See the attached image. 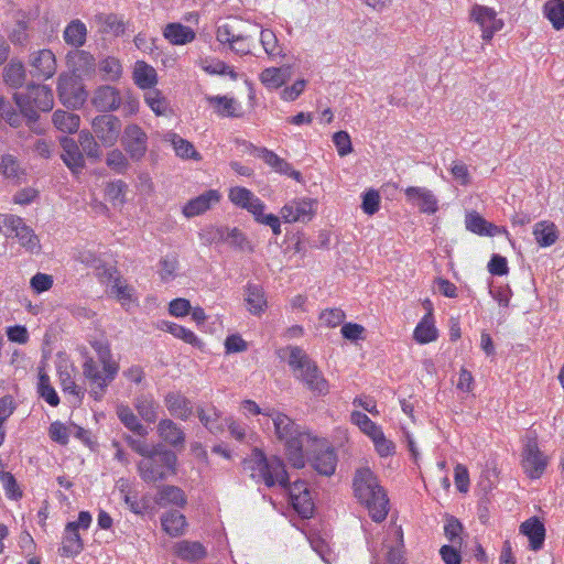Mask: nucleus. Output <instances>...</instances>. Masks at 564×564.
<instances>
[{"label":"nucleus","instance_id":"nucleus-1","mask_svg":"<svg viewBox=\"0 0 564 564\" xmlns=\"http://www.w3.org/2000/svg\"><path fill=\"white\" fill-rule=\"evenodd\" d=\"M243 467L250 471V477L256 482H263L268 488L279 485L288 492L290 501L308 490L307 484L304 480L290 482L282 458L274 455L267 456L259 448L252 449L250 456L243 460Z\"/></svg>","mask_w":564,"mask_h":564},{"label":"nucleus","instance_id":"nucleus-2","mask_svg":"<svg viewBox=\"0 0 564 564\" xmlns=\"http://www.w3.org/2000/svg\"><path fill=\"white\" fill-rule=\"evenodd\" d=\"M268 416L273 422L276 440L284 445L289 463L294 468H303L305 466L304 449L310 451V444L318 445V437L311 435L290 416L278 410H270Z\"/></svg>","mask_w":564,"mask_h":564},{"label":"nucleus","instance_id":"nucleus-3","mask_svg":"<svg viewBox=\"0 0 564 564\" xmlns=\"http://www.w3.org/2000/svg\"><path fill=\"white\" fill-rule=\"evenodd\" d=\"M354 495L364 505L375 522L386 520L389 512V499L377 476L368 467L356 470L352 480Z\"/></svg>","mask_w":564,"mask_h":564},{"label":"nucleus","instance_id":"nucleus-4","mask_svg":"<svg viewBox=\"0 0 564 564\" xmlns=\"http://www.w3.org/2000/svg\"><path fill=\"white\" fill-rule=\"evenodd\" d=\"M177 455L162 443L152 445L151 453L138 463L140 478L147 482L164 481L175 475Z\"/></svg>","mask_w":564,"mask_h":564},{"label":"nucleus","instance_id":"nucleus-5","mask_svg":"<svg viewBox=\"0 0 564 564\" xmlns=\"http://www.w3.org/2000/svg\"><path fill=\"white\" fill-rule=\"evenodd\" d=\"M288 364L294 377L316 395L328 393L329 386L315 361L299 346L290 347Z\"/></svg>","mask_w":564,"mask_h":564},{"label":"nucleus","instance_id":"nucleus-6","mask_svg":"<svg viewBox=\"0 0 564 564\" xmlns=\"http://www.w3.org/2000/svg\"><path fill=\"white\" fill-rule=\"evenodd\" d=\"M21 113L30 121L39 119V111H50L54 105L52 89L46 85L29 84L25 93L13 96Z\"/></svg>","mask_w":564,"mask_h":564},{"label":"nucleus","instance_id":"nucleus-7","mask_svg":"<svg viewBox=\"0 0 564 564\" xmlns=\"http://www.w3.org/2000/svg\"><path fill=\"white\" fill-rule=\"evenodd\" d=\"M119 371V364H101L94 358H86L83 373L89 382L90 394L96 400L102 399L107 387L115 380Z\"/></svg>","mask_w":564,"mask_h":564},{"label":"nucleus","instance_id":"nucleus-8","mask_svg":"<svg viewBox=\"0 0 564 564\" xmlns=\"http://www.w3.org/2000/svg\"><path fill=\"white\" fill-rule=\"evenodd\" d=\"M549 464L547 456L540 449L535 433H528L521 453V467L530 479H539Z\"/></svg>","mask_w":564,"mask_h":564},{"label":"nucleus","instance_id":"nucleus-9","mask_svg":"<svg viewBox=\"0 0 564 564\" xmlns=\"http://www.w3.org/2000/svg\"><path fill=\"white\" fill-rule=\"evenodd\" d=\"M308 449H304L305 459L319 475L332 476L337 466V455L334 448L326 445L325 440L318 438V445L310 444Z\"/></svg>","mask_w":564,"mask_h":564},{"label":"nucleus","instance_id":"nucleus-10","mask_svg":"<svg viewBox=\"0 0 564 564\" xmlns=\"http://www.w3.org/2000/svg\"><path fill=\"white\" fill-rule=\"evenodd\" d=\"M121 144L132 161H140L148 151V134L135 123L126 126Z\"/></svg>","mask_w":564,"mask_h":564},{"label":"nucleus","instance_id":"nucleus-11","mask_svg":"<svg viewBox=\"0 0 564 564\" xmlns=\"http://www.w3.org/2000/svg\"><path fill=\"white\" fill-rule=\"evenodd\" d=\"M4 226L18 238L20 245L29 252L36 253L41 249L40 239L24 219L17 215H6Z\"/></svg>","mask_w":564,"mask_h":564},{"label":"nucleus","instance_id":"nucleus-12","mask_svg":"<svg viewBox=\"0 0 564 564\" xmlns=\"http://www.w3.org/2000/svg\"><path fill=\"white\" fill-rule=\"evenodd\" d=\"M94 135L105 145L112 147L117 142L121 121L118 117L109 113L99 115L91 122Z\"/></svg>","mask_w":564,"mask_h":564},{"label":"nucleus","instance_id":"nucleus-13","mask_svg":"<svg viewBox=\"0 0 564 564\" xmlns=\"http://www.w3.org/2000/svg\"><path fill=\"white\" fill-rule=\"evenodd\" d=\"M470 17L480 26L481 39L485 42H490L495 33L502 30L505 25L503 21L497 18V12L486 6L475 4Z\"/></svg>","mask_w":564,"mask_h":564},{"label":"nucleus","instance_id":"nucleus-14","mask_svg":"<svg viewBox=\"0 0 564 564\" xmlns=\"http://www.w3.org/2000/svg\"><path fill=\"white\" fill-rule=\"evenodd\" d=\"M252 154L257 158L262 159L269 166H271L276 173L286 175L297 183H303L304 178L300 171L295 170L291 163L280 158L273 151L267 148L253 147Z\"/></svg>","mask_w":564,"mask_h":564},{"label":"nucleus","instance_id":"nucleus-15","mask_svg":"<svg viewBox=\"0 0 564 564\" xmlns=\"http://www.w3.org/2000/svg\"><path fill=\"white\" fill-rule=\"evenodd\" d=\"M315 200L311 198L293 199L281 208L285 223L308 221L314 215Z\"/></svg>","mask_w":564,"mask_h":564},{"label":"nucleus","instance_id":"nucleus-16","mask_svg":"<svg viewBox=\"0 0 564 564\" xmlns=\"http://www.w3.org/2000/svg\"><path fill=\"white\" fill-rule=\"evenodd\" d=\"M406 200L415 205L420 212L425 214H435L438 209L436 196L426 187L410 186L404 189Z\"/></svg>","mask_w":564,"mask_h":564},{"label":"nucleus","instance_id":"nucleus-17","mask_svg":"<svg viewBox=\"0 0 564 564\" xmlns=\"http://www.w3.org/2000/svg\"><path fill=\"white\" fill-rule=\"evenodd\" d=\"M33 77L48 79L56 73V59L51 50H40L30 56Z\"/></svg>","mask_w":564,"mask_h":564},{"label":"nucleus","instance_id":"nucleus-18","mask_svg":"<svg viewBox=\"0 0 564 564\" xmlns=\"http://www.w3.org/2000/svg\"><path fill=\"white\" fill-rule=\"evenodd\" d=\"M156 433L159 437L171 447L180 451L185 445V432L177 423L171 419H162L158 426Z\"/></svg>","mask_w":564,"mask_h":564},{"label":"nucleus","instance_id":"nucleus-19","mask_svg":"<svg viewBox=\"0 0 564 564\" xmlns=\"http://www.w3.org/2000/svg\"><path fill=\"white\" fill-rule=\"evenodd\" d=\"M91 101L99 111H115L121 105L120 91L113 86H100L95 90Z\"/></svg>","mask_w":564,"mask_h":564},{"label":"nucleus","instance_id":"nucleus-20","mask_svg":"<svg viewBox=\"0 0 564 564\" xmlns=\"http://www.w3.org/2000/svg\"><path fill=\"white\" fill-rule=\"evenodd\" d=\"M63 153L61 155L66 166L74 173H80L85 166L83 152L79 150L78 143L70 138H63L61 140Z\"/></svg>","mask_w":564,"mask_h":564},{"label":"nucleus","instance_id":"nucleus-21","mask_svg":"<svg viewBox=\"0 0 564 564\" xmlns=\"http://www.w3.org/2000/svg\"><path fill=\"white\" fill-rule=\"evenodd\" d=\"M220 195L216 189H209L200 194L199 196L191 199L183 207V214L187 218L198 216L208 210L213 204L218 203Z\"/></svg>","mask_w":564,"mask_h":564},{"label":"nucleus","instance_id":"nucleus-22","mask_svg":"<svg viewBox=\"0 0 564 564\" xmlns=\"http://www.w3.org/2000/svg\"><path fill=\"white\" fill-rule=\"evenodd\" d=\"M520 532L528 536L530 549L532 551H539L543 547L545 540V527L536 517L525 520L520 525Z\"/></svg>","mask_w":564,"mask_h":564},{"label":"nucleus","instance_id":"nucleus-23","mask_svg":"<svg viewBox=\"0 0 564 564\" xmlns=\"http://www.w3.org/2000/svg\"><path fill=\"white\" fill-rule=\"evenodd\" d=\"M164 401L171 415L176 419L186 421L193 414L192 402L180 392H169Z\"/></svg>","mask_w":564,"mask_h":564},{"label":"nucleus","instance_id":"nucleus-24","mask_svg":"<svg viewBox=\"0 0 564 564\" xmlns=\"http://www.w3.org/2000/svg\"><path fill=\"white\" fill-rule=\"evenodd\" d=\"M84 550V543L74 524H66L58 553L63 557H75Z\"/></svg>","mask_w":564,"mask_h":564},{"label":"nucleus","instance_id":"nucleus-25","mask_svg":"<svg viewBox=\"0 0 564 564\" xmlns=\"http://www.w3.org/2000/svg\"><path fill=\"white\" fill-rule=\"evenodd\" d=\"M197 416L200 423L214 435L224 433L228 419L221 417V412L215 406H210L208 410L197 408Z\"/></svg>","mask_w":564,"mask_h":564},{"label":"nucleus","instance_id":"nucleus-26","mask_svg":"<svg viewBox=\"0 0 564 564\" xmlns=\"http://www.w3.org/2000/svg\"><path fill=\"white\" fill-rule=\"evenodd\" d=\"M133 405L138 414L148 423H154L159 416L160 404L150 393H142L134 398Z\"/></svg>","mask_w":564,"mask_h":564},{"label":"nucleus","instance_id":"nucleus-27","mask_svg":"<svg viewBox=\"0 0 564 564\" xmlns=\"http://www.w3.org/2000/svg\"><path fill=\"white\" fill-rule=\"evenodd\" d=\"M176 555L187 562H197L207 556L206 547L197 541H181L175 547Z\"/></svg>","mask_w":564,"mask_h":564},{"label":"nucleus","instance_id":"nucleus-28","mask_svg":"<svg viewBox=\"0 0 564 564\" xmlns=\"http://www.w3.org/2000/svg\"><path fill=\"white\" fill-rule=\"evenodd\" d=\"M466 228L479 236L494 237L500 232V228L491 223H488L478 213H468L465 219Z\"/></svg>","mask_w":564,"mask_h":564},{"label":"nucleus","instance_id":"nucleus-29","mask_svg":"<svg viewBox=\"0 0 564 564\" xmlns=\"http://www.w3.org/2000/svg\"><path fill=\"white\" fill-rule=\"evenodd\" d=\"M133 82L141 89H154L158 83L155 69L143 61H138L133 69Z\"/></svg>","mask_w":564,"mask_h":564},{"label":"nucleus","instance_id":"nucleus-30","mask_svg":"<svg viewBox=\"0 0 564 564\" xmlns=\"http://www.w3.org/2000/svg\"><path fill=\"white\" fill-rule=\"evenodd\" d=\"M116 414L120 422L131 432L142 437L148 434V429L140 422L129 405L118 404L116 406Z\"/></svg>","mask_w":564,"mask_h":564},{"label":"nucleus","instance_id":"nucleus-31","mask_svg":"<svg viewBox=\"0 0 564 564\" xmlns=\"http://www.w3.org/2000/svg\"><path fill=\"white\" fill-rule=\"evenodd\" d=\"M164 140L171 142L177 156L195 161L202 160V155L195 150L194 145L175 132H167Z\"/></svg>","mask_w":564,"mask_h":564},{"label":"nucleus","instance_id":"nucleus-32","mask_svg":"<svg viewBox=\"0 0 564 564\" xmlns=\"http://www.w3.org/2000/svg\"><path fill=\"white\" fill-rule=\"evenodd\" d=\"M155 501L161 507H165L167 505L183 507L186 505V497L181 488L172 485H165L159 489Z\"/></svg>","mask_w":564,"mask_h":564},{"label":"nucleus","instance_id":"nucleus-33","mask_svg":"<svg viewBox=\"0 0 564 564\" xmlns=\"http://www.w3.org/2000/svg\"><path fill=\"white\" fill-rule=\"evenodd\" d=\"M161 524L170 536H178L184 533L186 519L178 510H171L162 514Z\"/></svg>","mask_w":564,"mask_h":564},{"label":"nucleus","instance_id":"nucleus-34","mask_svg":"<svg viewBox=\"0 0 564 564\" xmlns=\"http://www.w3.org/2000/svg\"><path fill=\"white\" fill-rule=\"evenodd\" d=\"M164 36L174 45H184L195 39V32L181 23H169L164 29Z\"/></svg>","mask_w":564,"mask_h":564},{"label":"nucleus","instance_id":"nucleus-35","mask_svg":"<svg viewBox=\"0 0 564 564\" xmlns=\"http://www.w3.org/2000/svg\"><path fill=\"white\" fill-rule=\"evenodd\" d=\"M246 302L248 311L253 315L261 314L267 307V300L262 286L249 283L246 286Z\"/></svg>","mask_w":564,"mask_h":564},{"label":"nucleus","instance_id":"nucleus-36","mask_svg":"<svg viewBox=\"0 0 564 564\" xmlns=\"http://www.w3.org/2000/svg\"><path fill=\"white\" fill-rule=\"evenodd\" d=\"M98 24L99 31L115 36L122 35L124 33V22L121 18L113 13H102L95 18Z\"/></svg>","mask_w":564,"mask_h":564},{"label":"nucleus","instance_id":"nucleus-37","mask_svg":"<svg viewBox=\"0 0 564 564\" xmlns=\"http://www.w3.org/2000/svg\"><path fill=\"white\" fill-rule=\"evenodd\" d=\"M437 338V329L434 325L432 313H427L414 329V339L420 344H427Z\"/></svg>","mask_w":564,"mask_h":564},{"label":"nucleus","instance_id":"nucleus-38","mask_svg":"<svg viewBox=\"0 0 564 564\" xmlns=\"http://www.w3.org/2000/svg\"><path fill=\"white\" fill-rule=\"evenodd\" d=\"M87 28L80 20H73L64 30V41L74 47H80L85 44Z\"/></svg>","mask_w":564,"mask_h":564},{"label":"nucleus","instance_id":"nucleus-39","mask_svg":"<svg viewBox=\"0 0 564 564\" xmlns=\"http://www.w3.org/2000/svg\"><path fill=\"white\" fill-rule=\"evenodd\" d=\"M543 13L555 30L564 29V0L546 1L543 6Z\"/></svg>","mask_w":564,"mask_h":564},{"label":"nucleus","instance_id":"nucleus-40","mask_svg":"<svg viewBox=\"0 0 564 564\" xmlns=\"http://www.w3.org/2000/svg\"><path fill=\"white\" fill-rule=\"evenodd\" d=\"M246 238L237 228L218 227L212 232L210 242H228L231 246L242 248Z\"/></svg>","mask_w":564,"mask_h":564},{"label":"nucleus","instance_id":"nucleus-41","mask_svg":"<svg viewBox=\"0 0 564 564\" xmlns=\"http://www.w3.org/2000/svg\"><path fill=\"white\" fill-rule=\"evenodd\" d=\"M79 116L65 110H56L53 113V123L62 132L74 133L79 128Z\"/></svg>","mask_w":564,"mask_h":564},{"label":"nucleus","instance_id":"nucleus-42","mask_svg":"<svg viewBox=\"0 0 564 564\" xmlns=\"http://www.w3.org/2000/svg\"><path fill=\"white\" fill-rule=\"evenodd\" d=\"M25 79V69L21 62L11 61L3 68V80L4 83L12 87L19 88L23 85Z\"/></svg>","mask_w":564,"mask_h":564},{"label":"nucleus","instance_id":"nucleus-43","mask_svg":"<svg viewBox=\"0 0 564 564\" xmlns=\"http://www.w3.org/2000/svg\"><path fill=\"white\" fill-rule=\"evenodd\" d=\"M533 235L541 247H550L557 239L556 227L552 223L540 221L534 226Z\"/></svg>","mask_w":564,"mask_h":564},{"label":"nucleus","instance_id":"nucleus-44","mask_svg":"<svg viewBox=\"0 0 564 564\" xmlns=\"http://www.w3.org/2000/svg\"><path fill=\"white\" fill-rule=\"evenodd\" d=\"M260 43L271 58L284 56L283 46L279 43L275 33L270 29H262L260 32Z\"/></svg>","mask_w":564,"mask_h":564},{"label":"nucleus","instance_id":"nucleus-45","mask_svg":"<svg viewBox=\"0 0 564 564\" xmlns=\"http://www.w3.org/2000/svg\"><path fill=\"white\" fill-rule=\"evenodd\" d=\"M207 101L216 107V111L224 117H239V104L226 96H209Z\"/></svg>","mask_w":564,"mask_h":564},{"label":"nucleus","instance_id":"nucleus-46","mask_svg":"<svg viewBox=\"0 0 564 564\" xmlns=\"http://www.w3.org/2000/svg\"><path fill=\"white\" fill-rule=\"evenodd\" d=\"M98 70L105 80L117 82L122 75V65L118 58L107 56L99 61Z\"/></svg>","mask_w":564,"mask_h":564},{"label":"nucleus","instance_id":"nucleus-47","mask_svg":"<svg viewBox=\"0 0 564 564\" xmlns=\"http://www.w3.org/2000/svg\"><path fill=\"white\" fill-rule=\"evenodd\" d=\"M145 104L156 116H165L170 110V102L159 89H150L144 94Z\"/></svg>","mask_w":564,"mask_h":564},{"label":"nucleus","instance_id":"nucleus-48","mask_svg":"<svg viewBox=\"0 0 564 564\" xmlns=\"http://www.w3.org/2000/svg\"><path fill=\"white\" fill-rule=\"evenodd\" d=\"M37 392L51 406L59 404V397L50 382V377L45 372L39 373Z\"/></svg>","mask_w":564,"mask_h":564},{"label":"nucleus","instance_id":"nucleus-49","mask_svg":"<svg viewBox=\"0 0 564 564\" xmlns=\"http://www.w3.org/2000/svg\"><path fill=\"white\" fill-rule=\"evenodd\" d=\"M78 143L82 148L83 152L93 160H99L101 156V150L97 141L95 140V135L86 130H83L78 134Z\"/></svg>","mask_w":564,"mask_h":564},{"label":"nucleus","instance_id":"nucleus-50","mask_svg":"<svg viewBox=\"0 0 564 564\" xmlns=\"http://www.w3.org/2000/svg\"><path fill=\"white\" fill-rule=\"evenodd\" d=\"M261 83L268 88H279L285 82V72L282 68L268 67L260 74Z\"/></svg>","mask_w":564,"mask_h":564},{"label":"nucleus","instance_id":"nucleus-51","mask_svg":"<svg viewBox=\"0 0 564 564\" xmlns=\"http://www.w3.org/2000/svg\"><path fill=\"white\" fill-rule=\"evenodd\" d=\"M109 279L112 280L110 292L122 305L132 300L133 288L126 284L119 275L113 276L112 272H109Z\"/></svg>","mask_w":564,"mask_h":564},{"label":"nucleus","instance_id":"nucleus-52","mask_svg":"<svg viewBox=\"0 0 564 564\" xmlns=\"http://www.w3.org/2000/svg\"><path fill=\"white\" fill-rule=\"evenodd\" d=\"M73 65L79 75H88L94 72L96 67L94 56L86 51H76L73 56Z\"/></svg>","mask_w":564,"mask_h":564},{"label":"nucleus","instance_id":"nucleus-53","mask_svg":"<svg viewBox=\"0 0 564 564\" xmlns=\"http://www.w3.org/2000/svg\"><path fill=\"white\" fill-rule=\"evenodd\" d=\"M351 422L356 424L370 438L382 431V429L373 421H371L367 414L360 411H354L351 413Z\"/></svg>","mask_w":564,"mask_h":564},{"label":"nucleus","instance_id":"nucleus-54","mask_svg":"<svg viewBox=\"0 0 564 564\" xmlns=\"http://www.w3.org/2000/svg\"><path fill=\"white\" fill-rule=\"evenodd\" d=\"M295 511L305 519H308L313 516L314 511V502L311 496L310 490L299 495L296 498H293L291 501Z\"/></svg>","mask_w":564,"mask_h":564},{"label":"nucleus","instance_id":"nucleus-55","mask_svg":"<svg viewBox=\"0 0 564 564\" xmlns=\"http://www.w3.org/2000/svg\"><path fill=\"white\" fill-rule=\"evenodd\" d=\"M167 330L176 338L184 340L187 344H191L193 347L200 348L203 343L202 340L188 328L171 323L167 326Z\"/></svg>","mask_w":564,"mask_h":564},{"label":"nucleus","instance_id":"nucleus-56","mask_svg":"<svg viewBox=\"0 0 564 564\" xmlns=\"http://www.w3.org/2000/svg\"><path fill=\"white\" fill-rule=\"evenodd\" d=\"M178 268V260L176 254H167L160 260L159 274L162 281H171L175 278Z\"/></svg>","mask_w":564,"mask_h":564},{"label":"nucleus","instance_id":"nucleus-57","mask_svg":"<svg viewBox=\"0 0 564 564\" xmlns=\"http://www.w3.org/2000/svg\"><path fill=\"white\" fill-rule=\"evenodd\" d=\"M0 481L9 499L18 500L22 497V491L11 473L0 470Z\"/></svg>","mask_w":564,"mask_h":564},{"label":"nucleus","instance_id":"nucleus-58","mask_svg":"<svg viewBox=\"0 0 564 564\" xmlns=\"http://www.w3.org/2000/svg\"><path fill=\"white\" fill-rule=\"evenodd\" d=\"M106 164L118 174H123L129 167L128 159L118 149L111 150L108 153Z\"/></svg>","mask_w":564,"mask_h":564},{"label":"nucleus","instance_id":"nucleus-59","mask_svg":"<svg viewBox=\"0 0 564 564\" xmlns=\"http://www.w3.org/2000/svg\"><path fill=\"white\" fill-rule=\"evenodd\" d=\"M463 531L462 523L454 517H449L446 520L444 525V532L446 538L451 541L452 544H456L458 546L462 545L460 533Z\"/></svg>","mask_w":564,"mask_h":564},{"label":"nucleus","instance_id":"nucleus-60","mask_svg":"<svg viewBox=\"0 0 564 564\" xmlns=\"http://www.w3.org/2000/svg\"><path fill=\"white\" fill-rule=\"evenodd\" d=\"M20 165L11 154H6L0 161V173L7 178L19 177Z\"/></svg>","mask_w":564,"mask_h":564},{"label":"nucleus","instance_id":"nucleus-61","mask_svg":"<svg viewBox=\"0 0 564 564\" xmlns=\"http://www.w3.org/2000/svg\"><path fill=\"white\" fill-rule=\"evenodd\" d=\"M361 208L365 214L373 215L380 208V195L375 189H369L362 195Z\"/></svg>","mask_w":564,"mask_h":564},{"label":"nucleus","instance_id":"nucleus-62","mask_svg":"<svg viewBox=\"0 0 564 564\" xmlns=\"http://www.w3.org/2000/svg\"><path fill=\"white\" fill-rule=\"evenodd\" d=\"M345 317V312L340 308L325 310L319 315L321 322L328 327H336L340 325Z\"/></svg>","mask_w":564,"mask_h":564},{"label":"nucleus","instance_id":"nucleus-63","mask_svg":"<svg viewBox=\"0 0 564 564\" xmlns=\"http://www.w3.org/2000/svg\"><path fill=\"white\" fill-rule=\"evenodd\" d=\"M59 380L64 392L76 395L79 399L84 397L85 390L76 384L68 371H59Z\"/></svg>","mask_w":564,"mask_h":564},{"label":"nucleus","instance_id":"nucleus-64","mask_svg":"<svg viewBox=\"0 0 564 564\" xmlns=\"http://www.w3.org/2000/svg\"><path fill=\"white\" fill-rule=\"evenodd\" d=\"M48 435L52 441L66 445L69 441V434L67 427L59 421L51 423L48 429Z\"/></svg>","mask_w":564,"mask_h":564}]
</instances>
